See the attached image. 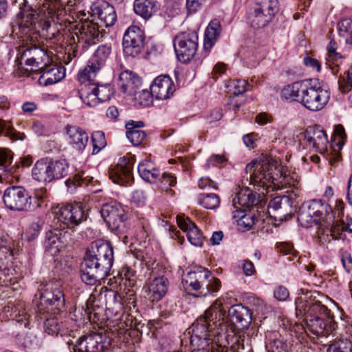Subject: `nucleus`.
Returning a JSON list of instances; mask_svg holds the SVG:
<instances>
[{
	"label": "nucleus",
	"mask_w": 352,
	"mask_h": 352,
	"mask_svg": "<svg viewBox=\"0 0 352 352\" xmlns=\"http://www.w3.org/2000/svg\"><path fill=\"white\" fill-rule=\"evenodd\" d=\"M336 43L331 41L328 47V60L331 61L336 66H338L342 61L344 56L336 51Z\"/></svg>",
	"instance_id": "obj_56"
},
{
	"label": "nucleus",
	"mask_w": 352,
	"mask_h": 352,
	"mask_svg": "<svg viewBox=\"0 0 352 352\" xmlns=\"http://www.w3.org/2000/svg\"><path fill=\"white\" fill-rule=\"evenodd\" d=\"M43 223V221L37 217L30 224L25 232V236L28 241H32L38 236Z\"/></svg>",
	"instance_id": "obj_53"
},
{
	"label": "nucleus",
	"mask_w": 352,
	"mask_h": 352,
	"mask_svg": "<svg viewBox=\"0 0 352 352\" xmlns=\"http://www.w3.org/2000/svg\"><path fill=\"white\" fill-rule=\"evenodd\" d=\"M338 82L339 90L343 94L348 93L352 89V78H350L347 74L340 76Z\"/></svg>",
	"instance_id": "obj_60"
},
{
	"label": "nucleus",
	"mask_w": 352,
	"mask_h": 352,
	"mask_svg": "<svg viewBox=\"0 0 352 352\" xmlns=\"http://www.w3.org/2000/svg\"><path fill=\"white\" fill-rule=\"evenodd\" d=\"M48 166L52 182L60 179L67 175L69 164L64 159L57 160L48 159Z\"/></svg>",
	"instance_id": "obj_39"
},
{
	"label": "nucleus",
	"mask_w": 352,
	"mask_h": 352,
	"mask_svg": "<svg viewBox=\"0 0 352 352\" xmlns=\"http://www.w3.org/2000/svg\"><path fill=\"white\" fill-rule=\"evenodd\" d=\"M245 172L250 173L251 184L265 190L279 188V184L283 186L289 184V177L283 173L282 167L267 155H262L248 164Z\"/></svg>",
	"instance_id": "obj_4"
},
{
	"label": "nucleus",
	"mask_w": 352,
	"mask_h": 352,
	"mask_svg": "<svg viewBox=\"0 0 352 352\" xmlns=\"http://www.w3.org/2000/svg\"><path fill=\"white\" fill-rule=\"evenodd\" d=\"M94 78L89 81L81 82L82 84H85V87H87V90H84L81 88L80 91V98L83 102L89 107H95L100 102L97 94L94 91L92 86L95 85V83H91Z\"/></svg>",
	"instance_id": "obj_43"
},
{
	"label": "nucleus",
	"mask_w": 352,
	"mask_h": 352,
	"mask_svg": "<svg viewBox=\"0 0 352 352\" xmlns=\"http://www.w3.org/2000/svg\"><path fill=\"white\" fill-rule=\"evenodd\" d=\"M144 124L142 121H131L126 123V135L131 144L134 146L140 145L146 137V133L141 130L140 128L143 127Z\"/></svg>",
	"instance_id": "obj_34"
},
{
	"label": "nucleus",
	"mask_w": 352,
	"mask_h": 352,
	"mask_svg": "<svg viewBox=\"0 0 352 352\" xmlns=\"http://www.w3.org/2000/svg\"><path fill=\"white\" fill-rule=\"evenodd\" d=\"M3 203L5 206L12 210L16 211H34L36 210L38 204H34L32 197L22 186H13L4 191Z\"/></svg>",
	"instance_id": "obj_10"
},
{
	"label": "nucleus",
	"mask_w": 352,
	"mask_h": 352,
	"mask_svg": "<svg viewBox=\"0 0 352 352\" xmlns=\"http://www.w3.org/2000/svg\"><path fill=\"white\" fill-rule=\"evenodd\" d=\"M72 319L79 323H85L87 320H90V312L83 307H76Z\"/></svg>",
	"instance_id": "obj_57"
},
{
	"label": "nucleus",
	"mask_w": 352,
	"mask_h": 352,
	"mask_svg": "<svg viewBox=\"0 0 352 352\" xmlns=\"http://www.w3.org/2000/svg\"><path fill=\"white\" fill-rule=\"evenodd\" d=\"M257 203L256 195L249 188L241 189L232 199V206L239 214L243 212L241 208H250Z\"/></svg>",
	"instance_id": "obj_29"
},
{
	"label": "nucleus",
	"mask_w": 352,
	"mask_h": 352,
	"mask_svg": "<svg viewBox=\"0 0 352 352\" xmlns=\"http://www.w3.org/2000/svg\"><path fill=\"white\" fill-rule=\"evenodd\" d=\"M133 10L137 14L148 19L155 12V4L151 0H135Z\"/></svg>",
	"instance_id": "obj_41"
},
{
	"label": "nucleus",
	"mask_w": 352,
	"mask_h": 352,
	"mask_svg": "<svg viewBox=\"0 0 352 352\" xmlns=\"http://www.w3.org/2000/svg\"><path fill=\"white\" fill-rule=\"evenodd\" d=\"M32 311L27 309L21 305L15 307L13 313L11 314L19 324L29 329L32 320Z\"/></svg>",
	"instance_id": "obj_42"
},
{
	"label": "nucleus",
	"mask_w": 352,
	"mask_h": 352,
	"mask_svg": "<svg viewBox=\"0 0 352 352\" xmlns=\"http://www.w3.org/2000/svg\"><path fill=\"white\" fill-rule=\"evenodd\" d=\"M3 134L11 139H16V134L13 131L12 126L8 122L0 120V135Z\"/></svg>",
	"instance_id": "obj_62"
},
{
	"label": "nucleus",
	"mask_w": 352,
	"mask_h": 352,
	"mask_svg": "<svg viewBox=\"0 0 352 352\" xmlns=\"http://www.w3.org/2000/svg\"><path fill=\"white\" fill-rule=\"evenodd\" d=\"M142 84L140 77L130 71H124L119 76L118 85L124 93L133 95V93Z\"/></svg>",
	"instance_id": "obj_30"
},
{
	"label": "nucleus",
	"mask_w": 352,
	"mask_h": 352,
	"mask_svg": "<svg viewBox=\"0 0 352 352\" xmlns=\"http://www.w3.org/2000/svg\"><path fill=\"white\" fill-rule=\"evenodd\" d=\"M297 317L326 316L331 318V311L308 293L298 296L295 301Z\"/></svg>",
	"instance_id": "obj_14"
},
{
	"label": "nucleus",
	"mask_w": 352,
	"mask_h": 352,
	"mask_svg": "<svg viewBox=\"0 0 352 352\" xmlns=\"http://www.w3.org/2000/svg\"><path fill=\"white\" fill-rule=\"evenodd\" d=\"M90 10L91 16L97 17L105 27L113 25L117 20L115 8L107 1H97L91 5Z\"/></svg>",
	"instance_id": "obj_24"
},
{
	"label": "nucleus",
	"mask_w": 352,
	"mask_h": 352,
	"mask_svg": "<svg viewBox=\"0 0 352 352\" xmlns=\"http://www.w3.org/2000/svg\"><path fill=\"white\" fill-rule=\"evenodd\" d=\"M305 328L306 331H309L317 336H327L330 334H336L340 326H346V322L340 318V323L335 321L331 317L329 318V324L320 316L303 317Z\"/></svg>",
	"instance_id": "obj_19"
},
{
	"label": "nucleus",
	"mask_w": 352,
	"mask_h": 352,
	"mask_svg": "<svg viewBox=\"0 0 352 352\" xmlns=\"http://www.w3.org/2000/svg\"><path fill=\"white\" fill-rule=\"evenodd\" d=\"M41 69L42 74L38 79L41 85L47 86L55 84L61 80L65 76L62 68L55 65H46Z\"/></svg>",
	"instance_id": "obj_33"
},
{
	"label": "nucleus",
	"mask_w": 352,
	"mask_h": 352,
	"mask_svg": "<svg viewBox=\"0 0 352 352\" xmlns=\"http://www.w3.org/2000/svg\"><path fill=\"white\" fill-rule=\"evenodd\" d=\"M74 27L78 32L69 37L65 48L68 58L70 59L78 55L79 45H82V50H86L99 41L100 34L98 23L92 21H80Z\"/></svg>",
	"instance_id": "obj_7"
},
{
	"label": "nucleus",
	"mask_w": 352,
	"mask_h": 352,
	"mask_svg": "<svg viewBox=\"0 0 352 352\" xmlns=\"http://www.w3.org/2000/svg\"><path fill=\"white\" fill-rule=\"evenodd\" d=\"M329 93L320 86L315 84L312 80H306L300 103L310 111H320L328 103Z\"/></svg>",
	"instance_id": "obj_11"
},
{
	"label": "nucleus",
	"mask_w": 352,
	"mask_h": 352,
	"mask_svg": "<svg viewBox=\"0 0 352 352\" xmlns=\"http://www.w3.org/2000/svg\"><path fill=\"white\" fill-rule=\"evenodd\" d=\"M135 96V104L140 107H148L152 102L153 94L148 90L142 89V91H137L136 90L133 93Z\"/></svg>",
	"instance_id": "obj_51"
},
{
	"label": "nucleus",
	"mask_w": 352,
	"mask_h": 352,
	"mask_svg": "<svg viewBox=\"0 0 352 352\" xmlns=\"http://www.w3.org/2000/svg\"><path fill=\"white\" fill-rule=\"evenodd\" d=\"M176 183V177L170 173H164L160 179V187L162 190L169 192L171 195L174 194V191L170 188L175 186Z\"/></svg>",
	"instance_id": "obj_55"
},
{
	"label": "nucleus",
	"mask_w": 352,
	"mask_h": 352,
	"mask_svg": "<svg viewBox=\"0 0 352 352\" xmlns=\"http://www.w3.org/2000/svg\"><path fill=\"white\" fill-rule=\"evenodd\" d=\"M306 146L319 153L324 152L329 141L325 131L319 125L309 126L302 133Z\"/></svg>",
	"instance_id": "obj_23"
},
{
	"label": "nucleus",
	"mask_w": 352,
	"mask_h": 352,
	"mask_svg": "<svg viewBox=\"0 0 352 352\" xmlns=\"http://www.w3.org/2000/svg\"><path fill=\"white\" fill-rule=\"evenodd\" d=\"M94 91L97 94L100 102H105L111 98V91L109 86L94 85L92 86Z\"/></svg>",
	"instance_id": "obj_58"
},
{
	"label": "nucleus",
	"mask_w": 352,
	"mask_h": 352,
	"mask_svg": "<svg viewBox=\"0 0 352 352\" xmlns=\"http://www.w3.org/2000/svg\"><path fill=\"white\" fill-rule=\"evenodd\" d=\"M306 80L296 81L285 86L281 91V97L287 100L300 102Z\"/></svg>",
	"instance_id": "obj_36"
},
{
	"label": "nucleus",
	"mask_w": 352,
	"mask_h": 352,
	"mask_svg": "<svg viewBox=\"0 0 352 352\" xmlns=\"http://www.w3.org/2000/svg\"><path fill=\"white\" fill-rule=\"evenodd\" d=\"M226 310L222 307L220 300L215 302L206 310L192 324L190 345L192 352L205 351L208 349L211 337L221 336L228 330L226 322Z\"/></svg>",
	"instance_id": "obj_2"
},
{
	"label": "nucleus",
	"mask_w": 352,
	"mask_h": 352,
	"mask_svg": "<svg viewBox=\"0 0 352 352\" xmlns=\"http://www.w3.org/2000/svg\"><path fill=\"white\" fill-rule=\"evenodd\" d=\"M53 214V229L45 233L44 248L47 254L54 256L69 243L74 228L86 220L87 216L78 204L58 206Z\"/></svg>",
	"instance_id": "obj_1"
},
{
	"label": "nucleus",
	"mask_w": 352,
	"mask_h": 352,
	"mask_svg": "<svg viewBox=\"0 0 352 352\" xmlns=\"http://www.w3.org/2000/svg\"><path fill=\"white\" fill-rule=\"evenodd\" d=\"M327 352H352V340L345 339L335 341L329 346Z\"/></svg>",
	"instance_id": "obj_50"
},
{
	"label": "nucleus",
	"mask_w": 352,
	"mask_h": 352,
	"mask_svg": "<svg viewBox=\"0 0 352 352\" xmlns=\"http://www.w3.org/2000/svg\"><path fill=\"white\" fill-rule=\"evenodd\" d=\"M279 10L278 0H255L248 20L252 28L260 29L266 27Z\"/></svg>",
	"instance_id": "obj_9"
},
{
	"label": "nucleus",
	"mask_w": 352,
	"mask_h": 352,
	"mask_svg": "<svg viewBox=\"0 0 352 352\" xmlns=\"http://www.w3.org/2000/svg\"><path fill=\"white\" fill-rule=\"evenodd\" d=\"M267 352H289V345L281 337L269 340L265 344Z\"/></svg>",
	"instance_id": "obj_47"
},
{
	"label": "nucleus",
	"mask_w": 352,
	"mask_h": 352,
	"mask_svg": "<svg viewBox=\"0 0 352 352\" xmlns=\"http://www.w3.org/2000/svg\"><path fill=\"white\" fill-rule=\"evenodd\" d=\"M65 129L69 144L76 150L82 152L89 142L87 133L76 126L67 125Z\"/></svg>",
	"instance_id": "obj_27"
},
{
	"label": "nucleus",
	"mask_w": 352,
	"mask_h": 352,
	"mask_svg": "<svg viewBox=\"0 0 352 352\" xmlns=\"http://www.w3.org/2000/svg\"><path fill=\"white\" fill-rule=\"evenodd\" d=\"M292 201L287 196H277L272 199L268 205V212L271 215L287 216L291 212Z\"/></svg>",
	"instance_id": "obj_31"
},
{
	"label": "nucleus",
	"mask_w": 352,
	"mask_h": 352,
	"mask_svg": "<svg viewBox=\"0 0 352 352\" xmlns=\"http://www.w3.org/2000/svg\"><path fill=\"white\" fill-rule=\"evenodd\" d=\"M138 171L144 180L151 183L155 182L160 176V170L148 160H143L139 164Z\"/></svg>",
	"instance_id": "obj_38"
},
{
	"label": "nucleus",
	"mask_w": 352,
	"mask_h": 352,
	"mask_svg": "<svg viewBox=\"0 0 352 352\" xmlns=\"http://www.w3.org/2000/svg\"><path fill=\"white\" fill-rule=\"evenodd\" d=\"M133 159L131 156H124L119 159L118 164L113 168H109V178L113 183L126 186L131 184L133 177Z\"/></svg>",
	"instance_id": "obj_22"
},
{
	"label": "nucleus",
	"mask_w": 352,
	"mask_h": 352,
	"mask_svg": "<svg viewBox=\"0 0 352 352\" xmlns=\"http://www.w3.org/2000/svg\"><path fill=\"white\" fill-rule=\"evenodd\" d=\"M170 283L163 274H159L156 269L152 270L146 280L144 291L148 299L153 302H159L167 294Z\"/></svg>",
	"instance_id": "obj_18"
},
{
	"label": "nucleus",
	"mask_w": 352,
	"mask_h": 352,
	"mask_svg": "<svg viewBox=\"0 0 352 352\" xmlns=\"http://www.w3.org/2000/svg\"><path fill=\"white\" fill-rule=\"evenodd\" d=\"M100 213L110 230L119 232H124L127 217L125 209L120 203L111 201L103 204Z\"/></svg>",
	"instance_id": "obj_16"
},
{
	"label": "nucleus",
	"mask_w": 352,
	"mask_h": 352,
	"mask_svg": "<svg viewBox=\"0 0 352 352\" xmlns=\"http://www.w3.org/2000/svg\"><path fill=\"white\" fill-rule=\"evenodd\" d=\"M144 34L136 25H131L125 31L122 46L124 54L126 56L135 57L140 54L144 46Z\"/></svg>",
	"instance_id": "obj_21"
},
{
	"label": "nucleus",
	"mask_w": 352,
	"mask_h": 352,
	"mask_svg": "<svg viewBox=\"0 0 352 352\" xmlns=\"http://www.w3.org/2000/svg\"><path fill=\"white\" fill-rule=\"evenodd\" d=\"M112 339L106 334L93 333L80 337L69 346L71 352H105L111 345Z\"/></svg>",
	"instance_id": "obj_15"
},
{
	"label": "nucleus",
	"mask_w": 352,
	"mask_h": 352,
	"mask_svg": "<svg viewBox=\"0 0 352 352\" xmlns=\"http://www.w3.org/2000/svg\"><path fill=\"white\" fill-rule=\"evenodd\" d=\"M153 96L157 100H166L175 91L174 82L168 75L157 76L151 86Z\"/></svg>",
	"instance_id": "obj_26"
},
{
	"label": "nucleus",
	"mask_w": 352,
	"mask_h": 352,
	"mask_svg": "<svg viewBox=\"0 0 352 352\" xmlns=\"http://www.w3.org/2000/svg\"><path fill=\"white\" fill-rule=\"evenodd\" d=\"M173 45L180 62H189L196 54L198 48V35L195 31L188 30L177 34Z\"/></svg>",
	"instance_id": "obj_12"
},
{
	"label": "nucleus",
	"mask_w": 352,
	"mask_h": 352,
	"mask_svg": "<svg viewBox=\"0 0 352 352\" xmlns=\"http://www.w3.org/2000/svg\"><path fill=\"white\" fill-rule=\"evenodd\" d=\"M60 8L63 10V13L60 16H56V13L52 14L53 16L50 17H38L36 16L35 23L30 24V25L36 26L38 23V26L42 29V34L45 36L49 40H54L55 41H60L63 38V34L60 30L58 28V24L61 25V22L63 21V18L65 14V10L63 7V4L60 1ZM53 12H56V10H54Z\"/></svg>",
	"instance_id": "obj_20"
},
{
	"label": "nucleus",
	"mask_w": 352,
	"mask_h": 352,
	"mask_svg": "<svg viewBox=\"0 0 352 352\" xmlns=\"http://www.w3.org/2000/svg\"><path fill=\"white\" fill-rule=\"evenodd\" d=\"M111 52L110 45L105 44L99 45L93 56L88 61L87 66L79 72L78 79L85 82L95 78L97 72L105 64Z\"/></svg>",
	"instance_id": "obj_17"
},
{
	"label": "nucleus",
	"mask_w": 352,
	"mask_h": 352,
	"mask_svg": "<svg viewBox=\"0 0 352 352\" xmlns=\"http://www.w3.org/2000/svg\"><path fill=\"white\" fill-rule=\"evenodd\" d=\"M131 202L138 207L144 206L146 202L144 192L141 190H134L131 194Z\"/></svg>",
	"instance_id": "obj_64"
},
{
	"label": "nucleus",
	"mask_w": 352,
	"mask_h": 352,
	"mask_svg": "<svg viewBox=\"0 0 352 352\" xmlns=\"http://www.w3.org/2000/svg\"><path fill=\"white\" fill-rule=\"evenodd\" d=\"M113 261V249L110 243L100 240L92 242L82 265V281L89 285L100 283L110 274Z\"/></svg>",
	"instance_id": "obj_3"
},
{
	"label": "nucleus",
	"mask_w": 352,
	"mask_h": 352,
	"mask_svg": "<svg viewBox=\"0 0 352 352\" xmlns=\"http://www.w3.org/2000/svg\"><path fill=\"white\" fill-rule=\"evenodd\" d=\"M39 299V310H44L51 314H59L65 307L63 291L53 284H47L41 289Z\"/></svg>",
	"instance_id": "obj_13"
},
{
	"label": "nucleus",
	"mask_w": 352,
	"mask_h": 352,
	"mask_svg": "<svg viewBox=\"0 0 352 352\" xmlns=\"http://www.w3.org/2000/svg\"><path fill=\"white\" fill-rule=\"evenodd\" d=\"M234 217H239V224L240 226H243L247 230H250L252 228L253 225L255 223V217L252 214H244L241 216L234 214Z\"/></svg>",
	"instance_id": "obj_59"
},
{
	"label": "nucleus",
	"mask_w": 352,
	"mask_h": 352,
	"mask_svg": "<svg viewBox=\"0 0 352 352\" xmlns=\"http://www.w3.org/2000/svg\"><path fill=\"white\" fill-rule=\"evenodd\" d=\"M182 283L186 289L197 292L201 296L217 292L221 287V281L200 266L184 273Z\"/></svg>",
	"instance_id": "obj_6"
},
{
	"label": "nucleus",
	"mask_w": 352,
	"mask_h": 352,
	"mask_svg": "<svg viewBox=\"0 0 352 352\" xmlns=\"http://www.w3.org/2000/svg\"><path fill=\"white\" fill-rule=\"evenodd\" d=\"M13 3L18 5L20 10L18 15L25 23L32 24L35 23L36 16H53L54 10L56 9V16L63 13L60 10V0H34L32 5L29 4L28 0H14Z\"/></svg>",
	"instance_id": "obj_8"
},
{
	"label": "nucleus",
	"mask_w": 352,
	"mask_h": 352,
	"mask_svg": "<svg viewBox=\"0 0 352 352\" xmlns=\"http://www.w3.org/2000/svg\"><path fill=\"white\" fill-rule=\"evenodd\" d=\"M340 226L341 227V230L338 232L333 235L330 232H326L325 234L327 236H331L333 239H343L342 237L343 232L347 231L349 232H352V219L346 217V222L344 221H336L334 220L333 227Z\"/></svg>",
	"instance_id": "obj_49"
},
{
	"label": "nucleus",
	"mask_w": 352,
	"mask_h": 352,
	"mask_svg": "<svg viewBox=\"0 0 352 352\" xmlns=\"http://www.w3.org/2000/svg\"><path fill=\"white\" fill-rule=\"evenodd\" d=\"M94 178L89 176L86 172L81 170L76 173L73 178L68 179L65 184L69 188H74L76 189V187H89L90 192H97L98 190L94 188Z\"/></svg>",
	"instance_id": "obj_35"
},
{
	"label": "nucleus",
	"mask_w": 352,
	"mask_h": 352,
	"mask_svg": "<svg viewBox=\"0 0 352 352\" xmlns=\"http://www.w3.org/2000/svg\"><path fill=\"white\" fill-rule=\"evenodd\" d=\"M198 203L206 209L213 210L219 207L220 199L214 193H202L198 197Z\"/></svg>",
	"instance_id": "obj_46"
},
{
	"label": "nucleus",
	"mask_w": 352,
	"mask_h": 352,
	"mask_svg": "<svg viewBox=\"0 0 352 352\" xmlns=\"http://www.w3.org/2000/svg\"><path fill=\"white\" fill-rule=\"evenodd\" d=\"M48 166V158L38 160L34 164L32 170V175L34 179L43 182L50 183L52 182Z\"/></svg>",
	"instance_id": "obj_37"
},
{
	"label": "nucleus",
	"mask_w": 352,
	"mask_h": 352,
	"mask_svg": "<svg viewBox=\"0 0 352 352\" xmlns=\"http://www.w3.org/2000/svg\"><path fill=\"white\" fill-rule=\"evenodd\" d=\"M91 141L93 144V154H97L106 144L104 133L102 131H94L91 135Z\"/></svg>",
	"instance_id": "obj_54"
},
{
	"label": "nucleus",
	"mask_w": 352,
	"mask_h": 352,
	"mask_svg": "<svg viewBox=\"0 0 352 352\" xmlns=\"http://www.w3.org/2000/svg\"><path fill=\"white\" fill-rule=\"evenodd\" d=\"M47 197V192L45 188H41L36 191L34 197H32V199L34 204H38L36 209L42 207L44 200Z\"/></svg>",
	"instance_id": "obj_63"
},
{
	"label": "nucleus",
	"mask_w": 352,
	"mask_h": 352,
	"mask_svg": "<svg viewBox=\"0 0 352 352\" xmlns=\"http://www.w3.org/2000/svg\"><path fill=\"white\" fill-rule=\"evenodd\" d=\"M248 82L245 80L234 79L227 85L228 92L239 96L247 91Z\"/></svg>",
	"instance_id": "obj_52"
},
{
	"label": "nucleus",
	"mask_w": 352,
	"mask_h": 352,
	"mask_svg": "<svg viewBox=\"0 0 352 352\" xmlns=\"http://www.w3.org/2000/svg\"><path fill=\"white\" fill-rule=\"evenodd\" d=\"M12 157L8 153L0 148V179H6L14 171V166L11 165Z\"/></svg>",
	"instance_id": "obj_45"
},
{
	"label": "nucleus",
	"mask_w": 352,
	"mask_h": 352,
	"mask_svg": "<svg viewBox=\"0 0 352 352\" xmlns=\"http://www.w3.org/2000/svg\"><path fill=\"white\" fill-rule=\"evenodd\" d=\"M335 214L331 206L321 199H313L308 206L306 212H300L298 219L301 223L306 221L307 225L311 223L319 225L318 232L320 234H325L330 232L333 235L341 230V227H333Z\"/></svg>",
	"instance_id": "obj_5"
},
{
	"label": "nucleus",
	"mask_w": 352,
	"mask_h": 352,
	"mask_svg": "<svg viewBox=\"0 0 352 352\" xmlns=\"http://www.w3.org/2000/svg\"><path fill=\"white\" fill-rule=\"evenodd\" d=\"M24 56H28L25 60V65L35 69H43L50 62V57L47 52L40 47H32L24 52Z\"/></svg>",
	"instance_id": "obj_28"
},
{
	"label": "nucleus",
	"mask_w": 352,
	"mask_h": 352,
	"mask_svg": "<svg viewBox=\"0 0 352 352\" xmlns=\"http://www.w3.org/2000/svg\"><path fill=\"white\" fill-rule=\"evenodd\" d=\"M340 41L348 45L352 44V19H344L338 24Z\"/></svg>",
	"instance_id": "obj_44"
},
{
	"label": "nucleus",
	"mask_w": 352,
	"mask_h": 352,
	"mask_svg": "<svg viewBox=\"0 0 352 352\" xmlns=\"http://www.w3.org/2000/svg\"><path fill=\"white\" fill-rule=\"evenodd\" d=\"M43 329L46 333L52 336L60 334L63 336L69 332L65 322L59 323L56 317L47 318L44 322Z\"/></svg>",
	"instance_id": "obj_40"
},
{
	"label": "nucleus",
	"mask_w": 352,
	"mask_h": 352,
	"mask_svg": "<svg viewBox=\"0 0 352 352\" xmlns=\"http://www.w3.org/2000/svg\"><path fill=\"white\" fill-rule=\"evenodd\" d=\"M189 242L195 246H201L204 237L200 230L195 223H190L188 230L186 232Z\"/></svg>",
	"instance_id": "obj_48"
},
{
	"label": "nucleus",
	"mask_w": 352,
	"mask_h": 352,
	"mask_svg": "<svg viewBox=\"0 0 352 352\" xmlns=\"http://www.w3.org/2000/svg\"><path fill=\"white\" fill-rule=\"evenodd\" d=\"M228 315L232 325L239 330L248 329L252 322V311L241 303L232 305Z\"/></svg>",
	"instance_id": "obj_25"
},
{
	"label": "nucleus",
	"mask_w": 352,
	"mask_h": 352,
	"mask_svg": "<svg viewBox=\"0 0 352 352\" xmlns=\"http://www.w3.org/2000/svg\"><path fill=\"white\" fill-rule=\"evenodd\" d=\"M340 259L346 272L352 274V256L351 254L346 251L340 252Z\"/></svg>",
	"instance_id": "obj_61"
},
{
	"label": "nucleus",
	"mask_w": 352,
	"mask_h": 352,
	"mask_svg": "<svg viewBox=\"0 0 352 352\" xmlns=\"http://www.w3.org/2000/svg\"><path fill=\"white\" fill-rule=\"evenodd\" d=\"M222 29L218 19L212 20L205 31L204 39V50L210 52L219 38Z\"/></svg>",
	"instance_id": "obj_32"
}]
</instances>
